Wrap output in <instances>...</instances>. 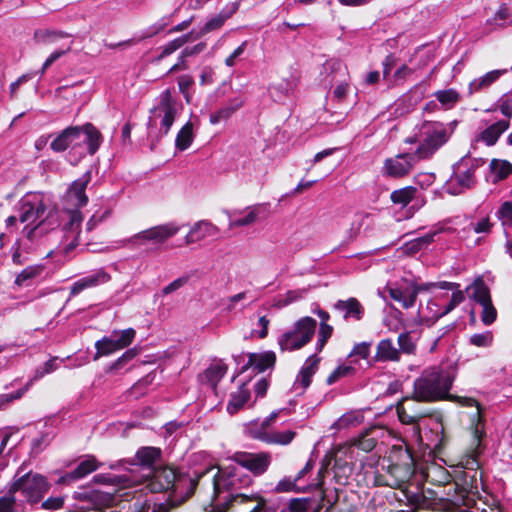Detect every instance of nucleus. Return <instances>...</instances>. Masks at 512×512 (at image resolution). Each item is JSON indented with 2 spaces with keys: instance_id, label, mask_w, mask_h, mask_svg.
<instances>
[{
  "instance_id": "f257e3e1",
  "label": "nucleus",
  "mask_w": 512,
  "mask_h": 512,
  "mask_svg": "<svg viewBox=\"0 0 512 512\" xmlns=\"http://www.w3.org/2000/svg\"><path fill=\"white\" fill-rule=\"evenodd\" d=\"M456 373L452 367L431 366L424 369L414 381L413 396L421 402H436L450 400L462 406H475L476 415H480L478 402L469 397H459L449 394L455 380Z\"/></svg>"
},
{
  "instance_id": "f03ea898",
  "label": "nucleus",
  "mask_w": 512,
  "mask_h": 512,
  "mask_svg": "<svg viewBox=\"0 0 512 512\" xmlns=\"http://www.w3.org/2000/svg\"><path fill=\"white\" fill-rule=\"evenodd\" d=\"M91 178V172L87 171L71 183L64 196L66 208L64 211H60L61 220L64 221V225L61 230L56 232L61 234L62 240L59 249L64 253L70 252L79 244L81 223L83 221V216L79 209L88 203L86 188L91 182Z\"/></svg>"
},
{
  "instance_id": "7ed1b4c3",
  "label": "nucleus",
  "mask_w": 512,
  "mask_h": 512,
  "mask_svg": "<svg viewBox=\"0 0 512 512\" xmlns=\"http://www.w3.org/2000/svg\"><path fill=\"white\" fill-rule=\"evenodd\" d=\"M19 221L27 226L35 225L28 232V237L38 232L39 234L48 230H54L59 226L61 219L60 211L52 205L49 196L41 192H29L25 194L18 203Z\"/></svg>"
},
{
  "instance_id": "20e7f679",
  "label": "nucleus",
  "mask_w": 512,
  "mask_h": 512,
  "mask_svg": "<svg viewBox=\"0 0 512 512\" xmlns=\"http://www.w3.org/2000/svg\"><path fill=\"white\" fill-rule=\"evenodd\" d=\"M213 470L214 468L210 467L193 478L178 474L172 467L159 466L150 476L146 477V479H149L147 487L153 493L171 491L173 497L182 502L194 493L198 482L207 477Z\"/></svg>"
},
{
  "instance_id": "39448f33",
  "label": "nucleus",
  "mask_w": 512,
  "mask_h": 512,
  "mask_svg": "<svg viewBox=\"0 0 512 512\" xmlns=\"http://www.w3.org/2000/svg\"><path fill=\"white\" fill-rule=\"evenodd\" d=\"M102 142L100 131L91 123L83 126H70L64 129L50 144L55 152L67 149L77 150L83 155L96 153Z\"/></svg>"
},
{
  "instance_id": "423d86ee",
  "label": "nucleus",
  "mask_w": 512,
  "mask_h": 512,
  "mask_svg": "<svg viewBox=\"0 0 512 512\" xmlns=\"http://www.w3.org/2000/svg\"><path fill=\"white\" fill-rule=\"evenodd\" d=\"M251 483L252 479L249 475L232 465L217 469L209 479L213 499L223 492H228L226 500L238 501L240 503L254 501V499L260 497L255 494L248 495L240 492L242 488L248 487Z\"/></svg>"
},
{
  "instance_id": "0eeeda50",
  "label": "nucleus",
  "mask_w": 512,
  "mask_h": 512,
  "mask_svg": "<svg viewBox=\"0 0 512 512\" xmlns=\"http://www.w3.org/2000/svg\"><path fill=\"white\" fill-rule=\"evenodd\" d=\"M452 134L449 124L438 121H425L419 128L414 137L406 139V143L420 142L415 153L418 159H428L432 157L437 150L448 142Z\"/></svg>"
},
{
  "instance_id": "6e6552de",
  "label": "nucleus",
  "mask_w": 512,
  "mask_h": 512,
  "mask_svg": "<svg viewBox=\"0 0 512 512\" xmlns=\"http://www.w3.org/2000/svg\"><path fill=\"white\" fill-rule=\"evenodd\" d=\"M11 492L20 493L22 496L21 501L23 504H37L39 503L44 495L49 491L50 484L46 477L39 473L29 471L21 474L18 470L11 482Z\"/></svg>"
},
{
  "instance_id": "1a4fd4ad",
  "label": "nucleus",
  "mask_w": 512,
  "mask_h": 512,
  "mask_svg": "<svg viewBox=\"0 0 512 512\" xmlns=\"http://www.w3.org/2000/svg\"><path fill=\"white\" fill-rule=\"evenodd\" d=\"M317 327V321L306 316L294 323V325L278 338L281 351H295L307 345L313 338Z\"/></svg>"
},
{
  "instance_id": "9d476101",
  "label": "nucleus",
  "mask_w": 512,
  "mask_h": 512,
  "mask_svg": "<svg viewBox=\"0 0 512 512\" xmlns=\"http://www.w3.org/2000/svg\"><path fill=\"white\" fill-rule=\"evenodd\" d=\"M181 110L182 105L173 97L171 90L166 89L159 95L157 105L151 110L149 126H157L159 122L160 135H167Z\"/></svg>"
},
{
  "instance_id": "9b49d317",
  "label": "nucleus",
  "mask_w": 512,
  "mask_h": 512,
  "mask_svg": "<svg viewBox=\"0 0 512 512\" xmlns=\"http://www.w3.org/2000/svg\"><path fill=\"white\" fill-rule=\"evenodd\" d=\"M391 463L387 467L390 480L387 485L401 488L414 475V458L408 449L399 448L390 455Z\"/></svg>"
},
{
  "instance_id": "f8f14e48",
  "label": "nucleus",
  "mask_w": 512,
  "mask_h": 512,
  "mask_svg": "<svg viewBox=\"0 0 512 512\" xmlns=\"http://www.w3.org/2000/svg\"><path fill=\"white\" fill-rule=\"evenodd\" d=\"M180 230V226H178L174 222L165 223L162 225H157L151 227L149 229L140 231L133 236L120 241V245L130 246L132 248H140L145 246L148 243L154 245L163 244L165 241L176 235Z\"/></svg>"
},
{
  "instance_id": "ddd939ff",
  "label": "nucleus",
  "mask_w": 512,
  "mask_h": 512,
  "mask_svg": "<svg viewBox=\"0 0 512 512\" xmlns=\"http://www.w3.org/2000/svg\"><path fill=\"white\" fill-rule=\"evenodd\" d=\"M485 163L482 159L462 158L455 166L454 173L448 183L451 194L457 195L475 184L476 169Z\"/></svg>"
},
{
  "instance_id": "4468645a",
  "label": "nucleus",
  "mask_w": 512,
  "mask_h": 512,
  "mask_svg": "<svg viewBox=\"0 0 512 512\" xmlns=\"http://www.w3.org/2000/svg\"><path fill=\"white\" fill-rule=\"evenodd\" d=\"M136 331L128 328L122 331H113L110 336L103 337L95 343L96 353L94 359L110 355L128 347L135 339Z\"/></svg>"
},
{
  "instance_id": "2eb2a0df",
  "label": "nucleus",
  "mask_w": 512,
  "mask_h": 512,
  "mask_svg": "<svg viewBox=\"0 0 512 512\" xmlns=\"http://www.w3.org/2000/svg\"><path fill=\"white\" fill-rule=\"evenodd\" d=\"M416 400L414 397L406 398L397 405L398 418L402 424L411 425V438L415 442L421 441V430L418 424L419 420L424 418L426 414L416 408Z\"/></svg>"
},
{
  "instance_id": "dca6fc26",
  "label": "nucleus",
  "mask_w": 512,
  "mask_h": 512,
  "mask_svg": "<svg viewBox=\"0 0 512 512\" xmlns=\"http://www.w3.org/2000/svg\"><path fill=\"white\" fill-rule=\"evenodd\" d=\"M232 459L255 476L264 474L271 464V455L268 452H238L234 454Z\"/></svg>"
},
{
  "instance_id": "f3484780",
  "label": "nucleus",
  "mask_w": 512,
  "mask_h": 512,
  "mask_svg": "<svg viewBox=\"0 0 512 512\" xmlns=\"http://www.w3.org/2000/svg\"><path fill=\"white\" fill-rule=\"evenodd\" d=\"M418 160L416 153H404L388 158L384 162L385 174L393 178H401L412 170Z\"/></svg>"
},
{
  "instance_id": "a211bd4d",
  "label": "nucleus",
  "mask_w": 512,
  "mask_h": 512,
  "mask_svg": "<svg viewBox=\"0 0 512 512\" xmlns=\"http://www.w3.org/2000/svg\"><path fill=\"white\" fill-rule=\"evenodd\" d=\"M320 358L315 354L309 356L301 367L292 389L296 394H302L310 386L313 375L319 368Z\"/></svg>"
},
{
  "instance_id": "6ab92c4d",
  "label": "nucleus",
  "mask_w": 512,
  "mask_h": 512,
  "mask_svg": "<svg viewBox=\"0 0 512 512\" xmlns=\"http://www.w3.org/2000/svg\"><path fill=\"white\" fill-rule=\"evenodd\" d=\"M161 460L162 451L160 448L146 446L137 450L134 464L146 469L148 472L145 477H147L150 476L151 473L159 467Z\"/></svg>"
},
{
  "instance_id": "aec40b11",
  "label": "nucleus",
  "mask_w": 512,
  "mask_h": 512,
  "mask_svg": "<svg viewBox=\"0 0 512 512\" xmlns=\"http://www.w3.org/2000/svg\"><path fill=\"white\" fill-rule=\"evenodd\" d=\"M99 466L100 463L94 456H87L79 462V464L73 471L60 477L58 483L68 484L79 479H82L85 476L89 475L90 473L96 471L99 468Z\"/></svg>"
},
{
  "instance_id": "412c9836",
  "label": "nucleus",
  "mask_w": 512,
  "mask_h": 512,
  "mask_svg": "<svg viewBox=\"0 0 512 512\" xmlns=\"http://www.w3.org/2000/svg\"><path fill=\"white\" fill-rule=\"evenodd\" d=\"M219 228L208 220H200L196 222L185 236V243L187 245L199 242L207 237H214L218 235Z\"/></svg>"
},
{
  "instance_id": "4be33fe9",
  "label": "nucleus",
  "mask_w": 512,
  "mask_h": 512,
  "mask_svg": "<svg viewBox=\"0 0 512 512\" xmlns=\"http://www.w3.org/2000/svg\"><path fill=\"white\" fill-rule=\"evenodd\" d=\"M110 275L104 270L99 269L92 274L87 275L74 282L70 289V295L76 296L83 290L104 284L110 280Z\"/></svg>"
},
{
  "instance_id": "5701e85b",
  "label": "nucleus",
  "mask_w": 512,
  "mask_h": 512,
  "mask_svg": "<svg viewBox=\"0 0 512 512\" xmlns=\"http://www.w3.org/2000/svg\"><path fill=\"white\" fill-rule=\"evenodd\" d=\"M333 307L336 311L342 313L346 321L350 319L360 321L365 313L364 306L354 297L348 298L347 300H338Z\"/></svg>"
},
{
  "instance_id": "b1692460",
  "label": "nucleus",
  "mask_w": 512,
  "mask_h": 512,
  "mask_svg": "<svg viewBox=\"0 0 512 512\" xmlns=\"http://www.w3.org/2000/svg\"><path fill=\"white\" fill-rule=\"evenodd\" d=\"M230 218L229 229L245 227L254 224L258 219V208L256 206L246 207L243 210L226 211Z\"/></svg>"
},
{
  "instance_id": "393cba45",
  "label": "nucleus",
  "mask_w": 512,
  "mask_h": 512,
  "mask_svg": "<svg viewBox=\"0 0 512 512\" xmlns=\"http://www.w3.org/2000/svg\"><path fill=\"white\" fill-rule=\"evenodd\" d=\"M276 362V355L273 351L263 353H249L247 363L241 368L240 373L254 368L257 372H264L268 368H272Z\"/></svg>"
},
{
  "instance_id": "a878e982",
  "label": "nucleus",
  "mask_w": 512,
  "mask_h": 512,
  "mask_svg": "<svg viewBox=\"0 0 512 512\" xmlns=\"http://www.w3.org/2000/svg\"><path fill=\"white\" fill-rule=\"evenodd\" d=\"M296 433L292 430L286 431H255L254 439L267 444L288 445L292 442Z\"/></svg>"
},
{
  "instance_id": "bb28decb",
  "label": "nucleus",
  "mask_w": 512,
  "mask_h": 512,
  "mask_svg": "<svg viewBox=\"0 0 512 512\" xmlns=\"http://www.w3.org/2000/svg\"><path fill=\"white\" fill-rule=\"evenodd\" d=\"M388 293L393 300L401 303L403 308L408 309L415 305L419 288H415L414 285L405 288L389 287Z\"/></svg>"
},
{
  "instance_id": "cd10ccee",
  "label": "nucleus",
  "mask_w": 512,
  "mask_h": 512,
  "mask_svg": "<svg viewBox=\"0 0 512 512\" xmlns=\"http://www.w3.org/2000/svg\"><path fill=\"white\" fill-rule=\"evenodd\" d=\"M438 233L439 231H433L424 236L407 241L398 249V251L402 255L406 256L415 255L421 250L426 249L434 241V238Z\"/></svg>"
},
{
  "instance_id": "c85d7f7f",
  "label": "nucleus",
  "mask_w": 512,
  "mask_h": 512,
  "mask_svg": "<svg viewBox=\"0 0 512 512\" xmlns=\"http://www.w3.org/2000/svg\"><path fill=\"white\" fill-rule=\"evenodd\" d=\"M400 360V351L391 339L381 340L376 347L375 362H397Z\"/></svg>"
},
{
  "instance_id": "c756f323",
  "label": "nucleus",
  "mask_w": 512,
  "mask_h": 512,
  "mask_svg": "<svg viewBox=\"0 0 512 512\" xmlns=\"http://www.w3.org/2000/svg\"><path fill=\"white\" fill-rule=\"evenodd\" d=\"M508 128L509 120H499L482 131L477 139L483 141L488 146H492Z\"/></svg>"
},
{
  "instance_id": "7c9ffc66",
  "label": "nucleus",
  "mask_w": 512,
  "mask_h": 512,
  "mask_svg": "<svg viewBox=\"0 0 512 512\" xmlns=\"http://www.w3.org/2000/svg\"><path fill=\"white\" fill-rule=\"evenodd\" d=\"M466 292L469 298L479 304H484L491 300L489 288L482 278H477L472 284H470L466 288Z\"/></svg>"
},
{
  "instance_id": "2f4dec72",
  "label": "nucleus",
  "mask_w": 512,
  "mask_h": 512,
  "mask_svg": "<svg viewBox=\"0 0 512 512\" xmlns=\"http://www.w3.org/2000/svg\"><path fill=\"white\" fill-rule=\"evenodd\" d=\"M250 399V390L247 385L242 384L236 392L231 393V398L227 404V411L233 415L237 413L245 403Z\"/></svg>"
},
{
  "instance_id": "473e14b6",
  "label": "nucleus",
  "mask_w": 512,
  "mask_h": 512,
  "mask_svg": "<svg viewBox=\"0 0 512 512\" xmlns=\"http://www.w3.org/2000/svg\"><path fill=\"white\" fill-rule=\"evenodd\" d=\"M243 105L241 98H234L229 103L210 115V123L216 125L229 119Z\"/></svg>"
},
{
  "instance_id": "72a5a7b5",
  "label": "nucleus",
  "mask_w": 512,
  "mask_h": 512,
  "mask_svg": "<svg viewBox=\"0 0 512 512\" xmlns=\"http://www.w3.org/2000/svg\"><path fill=\"white\" fill-rule=\"evenodd\" d=\"M505 73H507L506 69L493 70L479 78L474 79L469 84L470 93H475V92H478L482 89L489 87L492 83H494L497 79H499V77L501 75H503Z\"/></svg>"
},
{
  "instance_id": "f704fd0d",
  "label": "nucleus",
  "mask_w": 512,
  "mask_h": 512,
  "mask_svg": "<svg viewBox=\"0 0 512 512\" xmlns=\"http://www.w3.org/2000/svg\"><path fill=\"white\" fill-rule=\"evenodd\" d=\"M16 493L11 492V486H8L7 492L0 496V512H19L24 511L23 501L16 498Z\"/></svg>"
},
{
  "instance_id": "c9c22d12",
  "label": "nucleus",
  "mask_w": 512,
  "mask_h": 512,
  "mask_svg": "<svg viewBox=\"0 0 512 512\" xmlns=\"http://www.w3.org/2000/svg\"><path fill=\"white\" fill-rule=\"evenodd\" d=\"M490 177L493 183L507 178L512 172V165L505 160L493 159L489 165Z\"/></svg>"
},
{
  "instance_id": "e433bc0d",
  "label": "nucleus",
  "mask_w": 512,
  "mask_h": 512,
  "mask_svg": "<svg viewBox=\"0 0 512 512\" xmlns=\"http://www.w3.org/2000/svg\"><path fill=\"white\" fill-rule=\"evenodd\" d=\"M194 124L191 121H188L177 133L175 139V147L184 151L190 147L194 140Z\"/></svg>"
},
{
  "instance_id": "4c0bfd02",
  "label": "nucleus",
  "mask_w": 512,
  "mask_h": 512,
  "mask_svg": "<svg viewBox=\"0 0 512 512\" xmlns=\"http://www.w3.org/2000/svg\"><path fill=\"white\" fill-rule=\"evenodd\" d=\"M191 39V34H186V35H183L181 37H178L170 42H168L166 45H164L162 48H161V52L158 56H156L152 62L153 63H159L160 61H162L165 57L171 55L172 53H174L175 51H177L178 49H180L183 45H185L186 43H188Z\"/></svg>"
},
{
  "instance_id": "58836bf2",
  "label": "nucleus",
  "mask_w": 512,
  "mask_h": 512,
  "mask_svg": "<svg viewBox=\"0 0 512 512\" xmlns=\"http://www.w3.org/2000/svg\"><path fill=\"white\" fill-rule=\"evenodd\" d=\"M416 191V188L407 186L393 191L390 198L394 204H399L404 207L412 201L415 197Z\"/></svg>"
},
{
  "instance_id": "ea45409f",
  "label": "nucleus",
  "mask_w": 512,
  "mask_h": 512,
  "mask_svg": "<svg viewBox=\"0 0 512 512\" xmlns=\"http://www.w3.org/2000/svg\"><path fill=\"white\" fill-rule=\"evenodd\" d=\"M435 98L446 108H452L460 100L459 93L453 89L438 90L434 93Z\"/></svg>"
},
{
  "instance_id": "a19ab883",
  "label": "nucleus",
  "mask_w": 512,
  "mask_h": 512,
  "mask_svg": "<svg viewBox=\"0 0 512 512\" xmlns=\"http://www.w3.org/2000/svg\"><path fill=\"white\" fill-rule=\"evenodd\" d=\"M44 270L42 265H32L22 270L15 279V284L18 286L27 285L28 281L39 277Z\"/></svg>"
},
{
  "instance_id": "79ce46f5",
  "label": "nucleus",
  "mask_w": 512,
  "mask_h": 512,
  "mask_svg": "<svg viewBox=\"0 0 512 512\" xmlns=\"http://www.w3.org/2000/svg\"><path fill=\"white\" fill-rule=\"evenodd\" d=\"M68 35L62 31H53L47 29H40L34 33V39L40 44H53L59 39L67 37Z\"/></svg>"
},
{
  "instance_id": "37998d69",
  "label": "nucleus",
  "mask_w": 512,
  "mask_h": 512,
  "mask_svg": "<svg viewBox=\"0 0 512 512\" xmlns=\"http://www.w3.org/2000/svg\"><path fill=\"white\" fill-rule=\"evenodd\" d=\"M496 216L502 223L504 233L508 236L512 228V201H505L498 209Z\"/></svg>"
},
{
  "instance_id": "c03bdc74",
  "label": "nucleus",
  "mask_w": 512,
  "mask_h": 512,
  "mask_svg": "<svg viewBox=\"0 0 512 512\" xmlns=\"http://www.w3.org/2000/svg\"><path fill=\"white\" fill-rule=\"evenodd\" d=\"M426 477L429 481L438 485L448 484L452 479L450 473L446 469L438 466L428 468Z\"/></svg>"
},
{
  "instance_id": "a18cd8bd",
  "label": "nucleus",
  "mask_w": 512,
  "mask_h": 512,
  "mask_svg": "<svg viewBox=\"0 0 512 512\" xmlns=\"http://www.w3.org/2000/svg\"><path fill=\"white\" fill-rule=\"evenodd\" d=\"M400 354L414 355L416 353V338L412 332H404L398 336Z\"/></svg>"
},
{
  "instance_id": "49530a36",
  "label": "nucleus",
  "mask_w": 512,
  "mask_h": 512,
  "mask_svg": "<svg viewBox=\"0 0 512 512\" xmlns=\"http://www.w3.org/2000/svg\"><path fill=\"white\" fill-rule=\"evenodd\" d=\"M227 372V366L223 363L211 365L205 371V377L210 382L213 388L224 377Z\"/></svg>"
},
{
  "instance_id": "de8ad7c7",
  "label": "nucleus",
  "mask_w": 512,
  "mask_h": 512,
  "mask_svg": "<svg viewBox=\"0 0 512 512\" xmlns=\"http://www.w3.org/2000/svg\"><path fill=\"white\" fill-rule=\"evenodd\" d=\"M492 226L493 224L489 217H482L472 221L467 227V232L488 235L491 232Z\"/></svg>"
},
{
  "instance_id": "09e8293b",
  "label": "nucleus",
  "mask_w": 512,
  "mask_h": 512,
  "mask_svg": "<svg viewBox=\"0 0 512 512\" xmlns=\"http://www.w3.org/2000/svg\"><path fill=\"white\" fill-rule=\"evenodd\" d=\"M333 327L327 323L321 322L316 343V352H321L328 339L332 336Z\"/></svg>"
},
{
  "instance_id": "8fccbe9b",
  "label": "nucleus",
  "mask_w": 512,
  "mask_h": 512,
  "mask_svg": "<svg viewBox=\"0 0 512 512\" xmlns=\"http://www.w3.org/2000/svg\"><path fill=\"white\" fill-rule=\"evenodd\" d=\"M31 385H32V380H29L27 382V384L25 385V387L17 390L16 392L11 393V394L0 395V409L9 405L14 400L20 399L28 391V389L31 387Z\"/></svg>"
},
{
  "instance_id": "3c124183",
  "label": "nucleus",
  "mask_w": 512,
  "mask_h": 512,
  "mask_svg": "<svg viewBox=\"0 0 512 512\" xmlns=\"http://www.w3.org/2000/svg\"><path fill=\"white\" fill-rule=\"evenodd\" d=\"M290 512H317L313 503L308 499H295L289 506Z\"/></svg>"
},
{
  "instance_id": "603ef678",
  "label": "nucleus",
  "mask_w": 512,
  "mask_h": 512,
  "mask_svg": "<svg viewBox=\"0 0 512 512\" xmlns=\"http://www.w3.org/2000/svg\"><path fill=\"white\" fill-rule=\"evenodd\" d=\"M482 306L481 312V320L485 325L492 324L497 317V311L492 304V301L485 302L484 304H480Z\"/></svg>"
},
{
  "instance_id": "864d4df0",
  "label": "nucleus",
  "mask_w": 512,
  "mask_h": 512,
  "mask_svg": "<svg viewBox=\"0 0 512 512\" xmlns=\"http://www.w3.org/2000/svg\"><path fill=\"white\" fill-rule=\"evenodd\" d=\"M362 421V416L355 412L346 413L343 416H341L338 421L336 422V425L338 428H345L349 426H354Z\"/></svg>"
},
{
  "instance_id": "5fc2aeb1",
  "label": "nucleus",
  "mask_w": 512,
  "mask_h": 512,
  "mask_svg": "<svg viewBox=\"0 0 512 512\" xmlns=\"http://www.w3.org/2000/svg\"><path fill=\"white\" fill-rule=\"evenodd\" d=\"M465 300L464 292L461 290H457L452 293L451 299L449 303L444 307L443 311L440 313L439 317L447 315L452 310H454L459 304H461Z\"/></svg>"
},
{
  "instance_id": "6e6d98bb",
  "label": "nucleus",
  "mask_w": 512,
  "mask_h": 512,
  "mask_svg": "<svg viewBox=\"0 0 512 512\" xmlns=\"http://www.w3.org/2000/svg\"><path fill=\"white\" fill-rule=\"evenodd\" d=\"M194 84V79L190 75H182L178 78V87L179 91L183 94L186 101L190 102V93L189 90Z\"/></svg>"
},
{
  "instance_id": "4d7b16f0",
  "label": "nucleus",
  "mask_w": 512,
  "mask_h": 512,
  "mask_svg": "<svg viewBox=\"0 0 512 512\" xmlns=\"http://www.w3.org/2000/svg\"><path fill=\"white\" fill-rule=\"evenodd\" d=\"M71 44L72 43L51 53L50 56L43 63L41 74H43L56 60H58L63 55L67 54L71 50Z\"/></svg>"
},
{
  "instance_id": "13d9d810",
  "label": "nucleus",
  "mask_w": 512,
  "mask_h": 512,
  "mask_svg": "<svg viewBox=\"0 0 512 512\" xmlns=\"http://www.w3.org/2000/svg\"><path fill=\"white\" fill-rule=\"evenodd\" d=\"M227 19L221 13L208 20L201 30L202 34L219 29Z\"/></svg>"
},
{
  "instance_id": "bf43d9fd",
  "label": "nucleus",
  "mask_w": 512,
  "mask_h": 512,
  "mask_svg": "<svg viewBox=\"0 0 512 512\" xmlns=\"http://www.w3.org/2000/svg\"><path fill=\"white\" fill-rule=\"evenodd\" d=\"M492 334L491 332H484L479 334H474L470 337V343L477 347H487L492 342Z\"/></svg>"
},
{
  "instance_id": "052dcab7",
  "label": "nucleus",
  "mask_w": 512,
  "mask_h": 512,
  "mask_svg": "<svg viewBox=\"0 0 512 512\" xmlns=\"http://www.w3.org/2000/svg\"><path fill=\"white\" fill-rule=\"evenodd\" d=\"M56 360L57 358L50 359L44 363L41 369H37L35 371L34 377L31 379L32 383L35 380L42 378L45 374L55 371L58 368V366L56 365Z\"/></svg>"
},
{
  "instance_id": "680f3d73",
  "label": "nucleus",
  "mask_w": 512,
  "mask_h": 512,
  "mask_svg": "<svg viewBox=\"0 0 512 512\" xmlns=\"http://www.w3.org/2000/svg\"><path fill=\"white\" fill-rule=\"evenodd\" d=\"M370 347L371 342H361L356 344L351 353L349 354V357L358 356L362 359H367L370 354Z\"/></svg>"
},
{
  "instance_id": "e2e57ef3",
  "label": "nucleus",
  "mask_w": 512,
  "mask_h": 512,
  "mask_svg": "<svg viewBox=\"0 0 512 512\" xmlns=\"http://www.w3.org/2000/svg\"><path fill=\"white\" fill-rule=\"evenodd\" d=\"M296 482H297V479H295V478H293V479L290 477L284 478L278 482V484L275 487V491L278 493L296 491L297 490Z\"/></svg>"
},
{
  "instance_id": "0e129e2a",
  "label": "nucleus",
  "mask_w": 512,
  "mask_h": 512,
  "mask_svg": "<svg viewBox=\"0 0 512 512\" xmlns=\"http://www.w3.org/2000/svg\"><path fill=\"white\" fill-rule=\"evenodd\" d=\"M353 372V368L350 366H339L336 368L327 378V384L331 385L338 381L340 378L349 375Z\"/></svg>"
},
{
  "instance_id": "69168bd1",
  "label": "nucleus",
  "mask_w": 512,
  "mask_h": 512,
  "mask_svg": "<svg viewBox=\"0 0 512 512\" xmlns=\"http://www.w3.org/2000/svg\"><path fill=\"white\" fill-rule=\"evenodd\" d=\"M354 445L365 452H370L375 447L376 440L373 437H369L368 434H365L357 439Z\"/></svg>"
},
{
  "instance_id": "338daca9",
  "label": "nucleus",
  "mask_w": 512,
  "mask_h": 512,
  "mask_svg": "<svg viewBox=\"0 0 512 512\" xmlns=\"http://www.w3.org/2000/svg\"><path fill=\"white\" fill-rule=\"evenodd\" d=\"M188 280H189L188 276H183V277H179V278L175 279L174 281H172L170 284H168L167 286H165L162 289L163 295H168V294L173 293L174 291L183 287L188 282Z\"/></svg>"
},
{
  "instance_id": "774afa93",
  "label": "nucleus",
  "mask_w": 512,
  "mask_h": 512,
  "mask_svg": "<svg viewBox=\"0 0 512 512\" xmlns=\"http://www.w3.org/2000/svg\"><path fill=\"white\" fill-rule=\"evenodd\" d=\"M306 293H307V289H296V290L288 291L285 294V298L283 300V304L284 305H289V304H291V303H293L295 301H298V300L304 298Z\"/></svg>"
}]
</instances>
